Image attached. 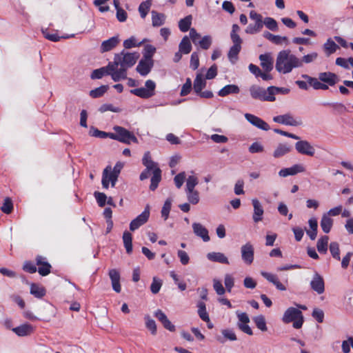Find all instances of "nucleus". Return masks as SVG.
<instances>
[{
    "label": "nucleus",
    "mask_w": 353,
    "mask_h": 353,
    "mask_svg": "<svg viewBox=\"0 0 353 353\" xmlns=\"http://www.w3.org/2000/svg\"><path fill=\"white\" fill-rule=\"evenodd\" d=\"M139 58L138 52H126L124 50L116 54L114 61L110 62V66L113 67L115 72L112 74V80L119 81L127 78V70L133 66Z\"/></svg>",
    "instance_id": "f257e3e1"
},
{
    "label": "nucleus",
    "mask_w": 353,
    "mask_h": 353,
    "mask_svg": "<svg viewBox=\"0 0 353 353\" xmlns=\"http://www.w3.org/2000/svg\"><path fill=\"white\" fill-rule=\"evenodd\" d=\"M297 68H301L300 59L290 50H283L278 53L275 68L279 73L289 74L293 69Z\"/></svg>",
    "instance_id": "f03ea898"
},
{
    "label": "nucleus",
    "mask_w": 353,
    "mask_h": 353,
    "mask_svg": "<svg viewBox=\"0 0 353 353\" xmlns=\"http://www.w3.org/2000/svg\"><path fill=\"white\" fill-rule=\"evenodd\" d=\"M250 96L252 99L262 101H275L274 86L268 87L266 90L259 85H252L249 88Z\"/></svg>",
    "instance_id": "7ed1b4c3"
},
{
    "label": "nucleus",
    "mask_w": 353,
    "mask_h": 353,
    "mask_svg": "<svg viewBox=\"0 0 353 353\" xmlns=\"http://www.w3.org/2000/svg\"><path fill=\"white\" fill-rule=\"evenodd\" d=\"M282 321L285 323L293 322V327L296 329H299L302 327L304 319L301 310L290 307L285 311Z\"/></svg>",
    "instance_id": "20e7f679"
},
{
    "label": "nucleus",
    "mask_w": 353,
    "mask_h": 353,
    "mask_svg": "<svg viewBox=\"0 0 353 353\" xmlns=\"http://www.w3.org/2000/svg\"><path fill=\"white\" fill-rule=\"evenodd\" d=\"M113 130L117 132V141L126 144H130L131 142L138 143L137 138L127 129L116 125L113 128Z\"/></svg>",
    "instance_id": "39448f33"
},
{
    "label": "nucleus",
    "mask_w": 353,
    "mask_h": 353,
    "mask_svg": "<svg viewBox=\"0 0 353 353\" xmlns=\"http://www.w3.org/2000/svg\"><path fill=\"white\" fill-rule=\"evenodd\" d=\"M156 84L152 80H147L145 87L131 90L130 92L143 99H148L154 94Z\"/></svg>",
    "instance_id": "423d86ee"
},
{
    "label": "nucleus",
    "mask_w": 353,
    "mask_h": 353,
    "mask_svg": "<svg viewBox=\"0 0 353 353\" xmlns=\"http://www.w3.org/2000/svg\"><path fill=\"white\" fill-rule=\"evenodd\" d=\"M273 121L276 123L290 126H299L302 125L301 119L294 118L289 113L276 116L273 117Z\"/></svg>",
    "instance_id": "0eeeda50"
},
{
    "label": "nucleus",
    "mask_w": 353,
    "mask_h": 353,
    "mask_svg": "<svg viewBox=\"0 0 353 353\" xmlns=\"http://www.w3.org/2000/svg\"><path fill=\"white\" fill-rule=\"evenodd\" d=\"M150 216V207L147 205L144 211L133 219L130 223V230L134 231L144 225L148 220Z\"/></svg>",
    "instance_id": "6e6552de"
},
{
    "label": "nucleus",
    "mask_w": 353,
    "mask_h": 353,
    "mask_svg": "<svg viewBox=\"0 0 353 353\" xmlns=\"http://www.w3.org/2000/svg\"><path fill=\"white\" fill-rule=\"evenodd\" d=\"M111 171V166H107L103 172L101 183L103 188L108 189L109 188L110 183L112 187H114L117 181L119 176L114 174Z\"/></svg>",
    "instance_id": "1a4fd4ad"
},
{
    "label": "nucleus",
    "mask_w": 353,
    "mask_h": 353,
    "mask_svg": "<svg viewBox=\"0 0 353 353\" xmlns=\"http://www.w3.org/2000/svg\"><path fill=\"white\" fill-rule=\"evenodd\" d=\"M254 247L248 242L241 248V254L243 261L247 265H251L254 261Z\"/></svg>",
    "instance_id": "9d476101"
},
{
    "label": "nucleus",
    "mask_w": 353,
    "mask_h": 353,
    "mask_svg": "<svg viewBox=\"0 0 353 353\" xmlns=\"http://www.w3.org/2000/svg\"><path fill=\"white\" fill-rule=\"evenodd\" d=\"M312 290L318 294H321L325 291V282L323 276L318 272H315L310 283Z\"/></svg>",
    "instance_id": "9b49d317"
},
{
    "label": "nucleus",
    "mask_w": 353,
    "mask_h": 353,
    "mask_svg": "<svg viewBox=\"0 0 353 353\" xmlns=\"http://www.w3.org/2000/svg\"><path fill=\"white\" fill-rule=\"evenodd\" d=\"M296 151L304 155L313 157L315 154V148L307 141H299L295 143Z\"/></svg>",
    "instance_id": "f8f14e48"
},
{
    "label": "nucleus",
    "mask_w": 353,
    "mask_h": 353,
    "mask_svg": "<svg viewBox=\"0 0 353 353\" xmlns=\"http://www.w3.org/2000/svg\"><path fill=\"white\" fill-rule=\"evenodd\" d=\"M244 117L249 123L259 129L265 131L270 129V125L265 121L254 114L245 113Z\"/></svg>",
    "instance_id": "ddd939ff"
},
{
    "label": "nucleus",
    "mask_w": 353,
    "mask_h": 353,
    "mask_svg": "<svg viewBox=\"0 0 353 353\" xmlns=\"http://www.w3.org/2000/svg\"><path fill=\"white\" fill-rule=\"evenodd\" d=\"M252 205L253 206L252 220L255 223H257L263 219V207L257 199H252Z\"/></svg>",
    "instance_id": "4468645a"
},
{
    "label": "nucleus",
    "mask_w": 353,
    "mask_h": 353,
    "mask_svg": "<svg viewBox=\"0 0 353 353\" xmlns=\"http://www.w3.org/2000/svg\"><path fill=\"white\" fill-rule=\"evenodd\" d=\"M194 234L201 238L204 242L210 241V238L208 229L201 223L194 222L192 225Z\"/></svg>",
    "instance_id": "2eb2a0df"
},
{
    "label": "nucleus",
    "mask_w": 353,
    "mask_h": 353,
    "mask_svg": "<svg viewBox=\"0 0 353 353\" xmlns=\"http://www.w3.org/2000/svg\"><path fill=\"white\" fill-rule=\"evenodd\" d=\"M305 171V168L302 164H294L290 168H283L279 170V175L281 177H287L288 176H293L299 173H302Z\"/></svg>",
    "instance_id": "dca6fc26"
},
{
    "label": "nucleus",
    "mask_w": 353,
    "mask_h": 353,
    "mask_svg": "<svg viewBox=\"0 0 353 353\" xmlns=\"http://www.w3.org/2000/svg\"><path fill=\"white\" fill-rule=\"evenodd\" d=\"M259 59L261 62V66L265 72H270L273 70L274 59L272 53L267 52L260 54Z\"/></svg>",
    "instance_id": "f3484780"
},
{
    "label": "nucleus",
    "mask_w": 353,
    "mask_h": 353,
    "mask_svg": "<svg viewBox=\"0 0 353 353\" xmlns=\"http://www.w3.org/2000/svg\"><path fill=\"white\" fill-rule=\"evenodd\" d=\"M110 66V62L105 67H102L99 69H96L92 71L90 77L92 79H101L104 75H110L112 78V74H114V69Z\"/></svg>",
    "instance_id": "a211bd4d"
},
{
    "label": "nucleus",
    "mask_w": 353,
    "mask_h": 353,
    "mask_svg": "<svg viewBox=\"0 0 353 353\" xmlns=\"http://www.w3.org/2000/svg\"><path fill=\"white\" fill-rule=\"evenodd\" d=\"M108 275L111 281L112 287L114 292L119 293L121 291V286L120 284L121 276L119 270L117 269H110L108 272Z\"/></svg>",
    "instance_id": "6ab92c4d"
},
{
    "label": "nucleus",
    "mask_w": 353,
    "mask_h": 353,
    "mask_svg": "<svg viewBox=\"0 0 353 353\" xmlns=\"http://www.w3.org/2000/svg\"><path fill=\"white\" fill-rule=\"evenodd\" d=\"M261 274L263 277H264L267 281H268L270 283H272L277 290L281 291H285L286 290V287L284 284L281 283L278 276L276 274L261 271Z\"/></svg>",
    "instance_id": "aec40b11"
},
{
    "label": "nucleus",
    "mask_w": 353,
    "mask_h": 353,
    "mask_svg": "<svg viewBox=\"0 0 353 353\" xmlns=\"http://www.w3.org/2000/svg\"><path fill=\"white\" fill-rule=\"evenodd\" d=\"M37 265L39 266L38 272L41 276H46L50 272L51 265L42 256H37L36 258Z\"/></svg>",
    "instance_id": "412c9836"
},
{
    "label": "nucleus",
    "mask_w": 353,
    "mask_h": 353,
    "mask_svg": "<svg viewBox=\"0 0 353 353\" xmlns=\"http://www.w3.org/2000/svg\"><path fill=\"white\" fill-rule=\"evenodd\" d=\"M154 316L162 323L166 330L170 332H174L175 330V326L168 319L167 316L162 310H157L154 312Z\"/></svg>",
    "instance_id": "4be33fe9"
},
{
    "label": "nucleus",
    "mask_w": 353,
    "mask_h": 353,
    "mask_svg": "<svg viewBox=\"0 0 353 353\" xmlns=\"http://www.w3.org/2000/svg\"><path fill=\"white\" fill-rule=\"evenodd\" d=\"M142 163L145 169L152 172V174L156 173L157 170H161L158 167V164L152 160L150 152H145L142 159Z\"/></svg>",
    "instance_id": "5701e85b"
},
{
    "label": "nucleus",
    "mask_w": 353,
    "mask_h": 353,
    "mask_svg": "<svg viewBox=\"0 0 353 353\" xmlns=\"http://www.w3.org/2000/svg\"><path fill=\"white\" fill-rule=\"evenodd\" d=\"M153 65V61L142 59L137 66V71L142 76H146L151 70Z\"/></svg>",
    "instance_id": "b1692460"
},
{
    "label": "nucleus",
    "mask_w": 353,
    "mask_h": 353,
    "mask_svg": "<svg viewBox=\"0 0 353 353\" xmlns=\"http://www.w3.org/2000/svg\"><path fill=\"white\" fill-rule=\"evenodd\" d=\"M232 41L233 43V46L230 48L228 56L230 61L232 64H234L238 60V54L241 49L242 41Z\"/></svg>",
    "instance_id": "393cba45"
},
{
    "label": "nucleus",
    "mask_w": 353,
    "mask_h": 353,
    "mask_svg": "<svg viewBox=\"0 0 353 353\" xmlns=\"http://www.w3.org/2000/svg\"><path fill=\"white\" fill-rule=\"evenodd\" d=\"M319 79L330 86L334 85L339 81L336 74L330 72H321L319 74Z\"/></svg>",
    "instance_id": "a878e982"
},
{
    "label": "nucleus",
    "mask_w": 353,
    "mask_h": 353,
    "mask_svg": "<svg viewBox=\"0 0 353 353\" xmlns=\"http://www.w3.org/2000/svg\"><path fill=\"white\" fill-rule=\"evenodd\" d=\"M207 259L212 262H217L222 264H227L228 265L229 260L228 257L221 252H212L207 254Z\"/></svg>",
    "instance_id": "bb28decb"
},
{
    "label": "nucleus",
    "mask_w": 353,
    "mask_h": 353,
    "mask_svg": "<svg viewBox=\"0 0 353 353\" xmlns=\"http://www.w3.org/2000/svg\"><path fill=\"white\" fill-rule=\"evenodd\" d=\"M339 46L332 38H328L323 45V50L327 57L335 53Z\"/></svg>",
    "instance_id": "cd10ccee"
},
{
    "label": "nucleus",
    "mask_w": 353,
    "mask_h": 353,
    "mask_svg": "<svg viewBox=\"0 0 353 353\" xmlns=\"http://www.w3.org/2000/svg\"><path fill=\"white\" fill-rule=\"evenodd\" d=\"M292 150L291 145L288 143H279L273 152L274 158H280L288 154Z\"/></svg>",
    "instance_id": "c85d7f7f"
},
{
    "label": "nucleus",
    "mask_w": 353,
    "mask_h": 353,
    "mask_svg": "<svg viewBox=\"0 0 353 353\" xmlns=\"http://www.w3.org/2000/svg\"><path fill=\"white\" fill-rule=\"evenodd\" d=\"M34 328L30 324H23L17 327L12 328V331L19 336L30 335L33 332Z\"/></svg>",
    "instance_id": "c756f323"
},
{
    "label": "nucleus",
    "mask_w": 353,
    "mask_h": 353,
    "mask_svg": "<svg viewBox=\"0 0 353 353\" xmlns=\"http://www.w3.org/2000/svg\"><path fill=\"white\" fill-rule=\"evenodd\" d=\"M118 37H112L108 40L102 42L101 46V52H108L115 48L119 43Z\"/></svg>",
    "instance_id": "7c9ffc66"
},
{
    "label": "nucleus",
    "mask_w": 353,
    "mask_h": 353,
    "mask_svg": "<svg viewBox=\"0 0 353 353\" xmlns=\"http://www.w3.org/2000/svg\"><path fill=\"white\" fill-rule=\"evenodd\" d=\"M206 86V81L203 74L198 73L194 81L193 89L196 94L200 93L201 91Z\"/></svg>",
    "instance_id": "2f4dec72"
},
{
    "label": "nucleus",
    "mask_w": 353,
    "mask_h": 353,
    "mask_svg": "<svg viewBox=\"0 0 353 353\" xmlns=\"http://www.w3.org/2000/svg\"><path fill=\"white\" fill-rule=\"evenodd\" d=\"M239 92L240 89L238 85L234 84H229L221 88L218 92V94L220 97H225L231 94H238Z\"/></svg>",
    "instance_id": "473e14b6"
},
{
    "label": "nucleus",
    "mask_w": 353,
    "mask_h": 353,
    "mask_svg": "<svg viewBox=\"0 0 353 353\" xmlns=\"http://www.w3.org/2000/svg\"><path fill=\"white\" fill-rule=\"evenodd\" d=\"M152 24L154 27H159L165 23V15L155 10L151 12Z\"/></svg>",
    "instance_id": "72a5a7b5"
},
{
    "label": "nucleus",
    "mask_w": 353,
    "mask_h": 353,
    "mask_svg": "<svg viewBox=\"0 0 353 353\" xmlns=\"http://www.w3.org/2000/svg\"><path fill=\"white\" fill-rule=\"evenodd\" d=\"M334 220L331 217H328L327 215L324 214L322 215L320 225L325 233L327 234L330 232Z\"/></svg>",
    "instance_id": "f704fd0d"
},
{
    "label": "nucleus",
    "mask_w": 353,
    "mask_h": 353,
    "mask_svg": "<svg viewBox=\"0 0 353 353\" xmlns=\"http://www.w3.org/2000/svg\"><path fill=\"white\" fill-rule=\"evenodd\" d=\"M310 229L306 230L307 234L312 240H314L317 235L318 223L315 218H311L308 221Z\"/></svg>",
    "instance_id": "c9c22d12"
},
{
    "label": "nucleus",
    "mask_w": 353,
    "mask_h": 353,
    "mask_svg": "<svg viewBox=\"0 0 353 353\" xmlns=\"http://www.w3.org/2000/svg\"><path fill=\"white\" fill-rule=\"evenodd\" d=\"M179 50L183 52V54H189L192 50V44L190 38L188 36L183 37L179 45Z\"/></svg>",
    "instance_id": "e433bc0d"
},
{
    "label": "nucleus",
    "mask_w": 353,
    "mask_h": 353,
    "mask_svg": "<svg viewBox=\"0 0 353 353\" xmlns=\"http://www.w3.org/2000/svg\"><path fill=\"white\" fill-rule=\"evenodd\" d=\"M123 241L124 247L128 254H131L132 252V236L128 231H125L123 234Z\"/></svg>",
    "instance_id": "4c0bfd02"
},
{
    "label": "nucleus",
    "mask_w": 353,
    "mask_h": 353,
    "mask_svg": "<svg viewBox=\"0 0 353 353\" xmlns=\"http://www.w3.org/2000/svg\"><path fill=\"white\" fill-rule=\"evenodd\" d=\"M192 16L191 14L186 16L183 19H181L179 21V30L183 32H185L188 30H190V28L192 24Z\"/></svg>",
    "instance_id": "58836bf2"
},
{
    "label": "nucleus",
    "mask_w": 353,
    "mask_h": 353,
    "mask_svg": "<svg viewBox=\"0 0 353 353\" xmlns=\"http://www.w3.org/2000/svg\"><path fill=\"white\" fill-rule=\"evenodd\" d=\"M252 320L259 330H260L262 332H266L268 330L266 321L263 315L260 314L254 316L252 318Z\"/></svg>",
    "instance_id": "ea45409f"
},
{
    "label": "nucleus",
    "mask_w": 353,
    "mask_h": 353,
    "mask_svg": "<svg viewBox=\"0 0 353 353\" xmlns=\"http://www.w3.org/2000/svg\"><path fill=\"white\" fill-rule=\"evenodd\" d=\"M151 6H152L151 0H146L140 3L138 10H139L140 16L142 19H145L150 9Z\"/></svg>",
    "instance_id": "a19ab883"
},
{
    "label": "nucleus",
    "mask_w": 353,
    "mask_h": 353,
    "mask_svg": "<svg viewBox=\"0 0 353 353\" xmlns=\"http://www.w3.org/2000/svg\"><path fill=\"white\" fill-rule=\"evenodd\" d=\"M198 178L194 175L189 176L186 179L185 190V191L196 190L195 187L198 185Z\"/></svg>",
    "instance_id": "79ce46f5"
},
{
    "label": "nucleus",
    "mask_w": 353,
    "mask_h": 353,
    "mask_svg": "<svg viewBox=\"0 0 353 353\" xmlns=\"http://www.w3.org/2000/svg\"><path fill=\"white\" fill-rule=\"evenodd\" d=\"M329 237L327 236H321L317 241L316 248L319 252L325 253L327 250Z\"/></svg>",
    "instance_id": "37998d69"
},
{
    "label": "nucleus",
    "mask_w": 353,
    "mask_h": 353,
    "mask_svg": "<svg viewBox=\"0 0 353 353\" xmlns=\"http://www.w3.org/2000/svg\"><path fill=\"white\" fill-rule=\"evenodd\" d=\"M30 293L35 297L40 299L46 294V290L43 287L32 283L30 286Z\"/></svg>",
    "instance_id": "c03bdc74"
},
{
    "label": "nucleus",
    "mask_w": 353,
    "mask_h": 353,
    "mask_svg": "<svg viewBox=\"0 0 353 353\" xmlns=\"http://www.w3.org/2000/svg\"><path fill=\"white\" fill-rule=\"evenodd\" d=\"M198 314L199 317L205 322H209L210 318L208 312H206L205 304L203 302H199L198 305Z\"/></svg>",
    "instance_id": "a18cd8bd"
},
{
    "label": "nucleus",
    "mask_w": 353,
    "mask_h": 353,
    "mask_svg": "<svg viewBox=\"0 0 353 353\" xmlns=\"http://www.w3.org/2000/svg\"><path fill=\"white\" fill-rule=\"evenodd\" d=\"M318 53L316 52H312L307 54L303 56L301 59H300L301 61V68L303 65V63H310L315 61L318 58Z\"/></svg>",
    "instance_id": "49530a36"
},
{
    "label": "nucleus",
    "mask_w": 353,
    "mask_h": 353,
    "mask_svg": "<svg viewBox=\"0 0 353 353\" xmlns=\"http://www.w3.org/2000/svg\"><path fill=\"white\" fill-rule=\"evenodd\" d=\"M185 193L190 203L196 205L199 202V193L197 190L187 191Z\"/></svg>",
    "instance_id": "de8ad7c7"
},
{
    "label": "nucleus",
    "mask_w": 353,
    "mask_h": 353,
    "mask_svg": "<svg viewBox=\"0 0 353 353\" xmlns=\"http://www.w3.org/2000/svg\"><path fill=\"white\" fill-rule=\"evenodd\" d=\"M161 179V171L157 170L156 173L152 174V176L151 178V184L150 185V189L152 191L155 190L159 185Z\"/></svg>",
    "instance_id": "09e8293b"
},
{
    "label": "nucleus",
    "mask_w": 353,
    "mask_h": 353,
    "mask_svg": "<svg viewBox=\"0 0 353 353\" xmlns=\"http://www.w3.org/2000/svg\"><path fill=\"white\" fill-rule=\"evenodd\" d=\"M263 26V23H255L254 24H249L245 29L247 34H254L261 31Z\"/></svg>",
    "instance_id": "8fccbe9b"
},
{
    "label": "nucleus",
    "mask_w": 353,
    "mask_h": 353,
    "mask_svg": "<svg viewBox=\"0 0 353 353\" xmlns=\"http://www.w3.org/2000/svg\"><path fill=\"white\" fill-rule=\"evenodd\" d=\"M163 281L161 279L154 276L150 285V290L153 294H157L162 286Z\"/></svg>",
    "instance_id": "3c124183"
},
{
    "label": "nucleus",
    "mask_w": 353,
    "mask_h": 353,
    "mask_svg": "<svg viewBox=\"0 0 353 353\" xmlns=\"http://www.w3.org/2000/svg\"><path fill=\"white\" fill-rule=\"evenodd\" d=\"M108 88V87L107 85H101L97 88L92 90L90 92V96L92 98H99L107 92Z\"/></svg>",
    "instance_id": "603ef678"
},
{
    "label": "nucleus",
    "mask_w": 353,
    "mask_h": 353,
    "mask_svg": "<svg viewBox=\"0 0 353 353\" xmlns=\"http://www.w3.org/2000/svg\"><path fill=\"white\" fill-rule=\"evenodd\" d=\"M146 327L151 332L152 334L154 335L157 333V325L155 321L152 319L149 315H145L144 317Z\"/></svg>",
    "instance_id": "864d4df0"
},
{
    "label": "nucleus",
    "mask_w": 353,
    "mask_h": 353,
    "mask_svg": "<svg viewBox=\"0 0 353 353\" xmlns=\"http://www.w3.org/2000/svg\"><path fill=\"white\" fill-rule=\"evenodd\" d=\"M330 251L333 258L338 261L341 259L339 245L338 243L332 242L330 245Z\"/></svg>",
    "instance_id": "5fc2aeb1"
},
{
    "label": "nucleus",
    "mask_w": 353,
    "mask_h": 353,
    "mask_svg": "<svg viewBox=\"0 0 353 353\" xmlns=\"http://www.w3.org/2000/svg\"><path fill=\"white\" fill-rule=\"evenodd\" d=\"M172 202V200L171 199H168L165 201L164 205L162 208L161 216L162 217H163L164 220H167V219L168 218L170 211L171 210Z\"/></svg>",
    "instance_id": "6e6d98bb"
},
{
    "label": "nucleus",
    "mask_w": 353,
    "mask_h": 353,
    "mask_svg": "<svg viewBox=\"0 0 353 353\" xmlns=\"http://www.w3.org/2000/svg\"><path fill=\"white\" fill-rule=\"evenodd\" d=\"M192 89V81L190 78L186 79L185 83L183 85L180 95L182 97L188 95Z\"/></svg>",
    "instance_id": "4d7b16f0"
},
{
    "label": "nucleus",
    "mask_w": 353,
    "mask_h": 353,
    "mask_svg": "<svg viewBox=\"0 0 353 353\" xmlns=\"http://www.w3.org/2000/svg\"><path fill=\"white\" fill-rule=\"evenodd\" d=\"M263 23L272 31H276L278 29L277 22L273 18H265L264 21H263Z\"/></svg>",
    "instance_id": "13d9d810"
},
{
    "label": "nucleus",
    "mask_w": 353,
    "mask_h": 353,
    "mask_svg": "<svg viewBox=\"0 0 353 353\" xmlns=\"http://www.w3.org/2000/svg\"><path fill=\"white\" fill-rule=\"evenodd\" d=\"M1 211L6 214H10L13 209V204L12 200L9 197L4 199L3 206L0 208Z\"/></svg>",
    "instance_id": "bf43d9fd"
},
{
    "label": "nucleus",
    "mask_w": 353,
    "mask_h": 353,
    "mask_svg": "<svg viewBox=\"0 0 353 353\" xmlns=\"http://www.w3.org/2000/svg\"><path fill=\"white\" fill-rule=\"evenodd\" d=\"M224 284L225 286V290L228 292H230L232 290V288L234 287V277L230 274H226L224 277Z\"/></svg>",
    "instance_id": "052dcab7"
},
{
    "label": "nucleus",
    "mask_w": 353,
    "mask_h": 353,
    "mask_svg": "<svg viewBox=\"0 0 353 353\" xmlns=\"http://www.w3.org/2000/svg\"><path fill=\"white\" fill-rule=\"evenodd\" d=\"M143 43V41L137 43L134 37H131L130 38L125 40L123 41V46L126 49L134 48L137 46H140Z\"/></svg>",
    "instance_id": "680f3d73"
},
{
    "label": "nucleus",
    "mask_w": 353,
    "mask_h": 353,
    "mask_svg": "<svg viewBox=\"0 0 353 353\" xmlns=\"http://www.w3.org/2000/svg\"><path fill=\"white\" fill-rule=\"evenodd\" d=\"M213 288L218 295H223L226 291L221 281L216 279H213Z\"/></svg>",
    "instance_id": "e2e57ef3"
},
{
    "label": "nucleus",
    "mask_w": 353,
    "mask_h": 353,
    "mask_svg": "<svg viewBox=\"0 0 353 353\" xmlns=\"http://www.w3.org/2000/svg\"><path fill=\"white\" fill-rule=\"evenodd\" d=\"M156 51V48L152 45H147L144 48L143 59L152 60V57Z\"/></svg>",
    "instance_id": "0e129e2a"
},
{
    "label": "nucleus",
    "mask_w": 353,
    "mask_h": 353,
    "mask_svg": "<svg viewBox=\"0 0 353 353\" xmlns=\"http://www.w3.org/2000/svg\"><path fill=\"white\" fill-rule=\"evenodd\" d=\"M190 66L192 70H196L199 66V57L197 52L191 54Z\"/></svg>",
    "instance_id": "69168bd1"
},
{
    "label": "nucleus",
    "mask_w": 353,
    "mask_h": 353,
    "mask_svg": "<svg viewBox=\"0 0 353 353\" xmlns=\"http://www.w3.org/2000/svg\"><path fill=\"white\" fill-rule=\"evenodd\" d=\"M198 43L202 49L208 50L212 44V38L209 35L204 36Z\"/></svg>",
    "instance_id": "338daca9"
},
{
    "label": "nucleus",
    "mask_w": 353,
    "mask_h": 353,
    "mask_svg": "<svg viewBox=\"0 0 353 353\" xmlns=\"http://www.w3.org/2000/svg\"><path fill=\"white\" fill-rule=\"evenodd\" d=\"M185 178L186 174L185 172H181L174 176V181L177 188H181L185 180Z\"/></svg>",
    "instance_id": "774afa93"
}]
</instances>
